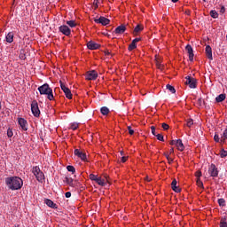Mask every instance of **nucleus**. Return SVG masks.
I'll list each match as a JSON object with an SVG mask.
<instances>
[{
    "label": "nucleus",
    "mask_w": 227,
    "mask_h": 227,
    "mask_svg": "<svg viewBox=\"0 0 227 227\" xmlns=\"http://www.w3.org/2000/svg\"><path fill=\"white\" fill-rule=\"evenodd\" d=\"M5 184L11 191H19L20 189H22L24 181L19 176H10L5 178Z\"/></svg>",
    "instance_id": "1"
},
{
    "label": "nucleus",
    "mask_w": 227,
    "mask_h": 227,
    "mask_svg": "<svg viewBox=\"0 0 227 227\" xmlns=\"http://www.w3.org/2000/svg\"><path fill=\"white\" fill-rule=\"evenodd\" d=\"M38 91L40 95H46L48 100H54V94L52 93V90L49 83H44L38 87Z\"/></svg>",
    "instance_id": "2"
},
{
    "label": "nucleus",
    "mask_w": 227,
    "mask_h": 227,
    "mask_svg": "<svg viewBox=\"0 0 227 227\" xmlns=\"http://www.w3.org/2000/svg\"><path fill=\"white\" fill-rule=\"evenodd\" d=\"M32 173L35 176L37 182H39L40 184H43L45 182V175L40 169V167L38 166L33 167Z\"/></svg>",
    "instance_id": "3"
},
{
    "label": "nucleus",
    "mask_w": 227,
    "mask_h": 227,
    "mask_svg": "<svg viewBox=\"0 0 227 227\" xmlns=\"http://www.w3.org/2000/svg\"><path fill=\"white\" fill-rule=\"evenodd\" d=\"M31 111H32L33 115L35 118L40 117V108L38 107V102H36V100L32 101V103H31Z\"/></svg>",
    "instance_id": "4"
},
{
    "label": "nucleus",
    "mask_w": 227,
    "mask_h": 227,
    "mask_svg": "<svg viewBox=\"0 0 227 227\" xmlns=\"http://www.w3.org/2000/svg\"><path fill=\"white\" fill-rule=\"evenodd\" d=\"M98 77V73H97V71H95V70L88 71L85 74V79L87 81H97Z\"/></svg>",
    "instance_id": "5"
},
{
    "label": "nucleus",
    "mask_w": 227,
    "mask_h": 227,
    "mask_svg": "<svg viewBox=\"0 0 227 227\" xmlns=\"http://www.w3.org/2000/svg\"><path fill=\"white\" fill-rule=\"evenodd\" d=\"M186 82H184L189 86V88L194 89L196 88L198 82L196 81V78H192L191 76H186L185 77Z\"/></svg>",
    "instance_id": "6"
},
{
    "label": "nucleus",
    "mask_w": 227,
    "mask_h": 227,
    "mask_svg": "<svg viewBox=\"0 0 227 227\" xmlns=\"http://www.w3.org/2000/svg\"><path fill=\"white\" fill-rule=\"evenodd\" d=\"M60 88L62 91H64L67 98H68L69 100L72 99V91L70 90V89H68V87H67V85L61 82H60Z\"/></svg>",
    "instance_id": "7"
},
{
    "label": "nucleus",
    "mask_w": 227,
    "mask_h": 227,
    "mask_svg": "<svg viewBox=\"0 0 227 227\" xmlns=\"http://www.w3.org/2000/svg\"><path fill=\"white\" fill-rule=\"evenodd\" d=\"M208 173L210 176L217 177L219 176V170H217V167L215 164L212 163L208 168Z\"/></svg>",
    "instance_id": "8"
},
{
    "label": "nucleus",
    "mask_w": 227,
    "mask_h": 227,
    "mask_svg": "<svg viewBox=\"0 0 227 227\" xmlns=\"http://www.w3.org/2000/svg\"><path fill=\"white\" fill-rule=\"evenodd\" d=\"M59 31L62 33V35H65L66 36H70L72 30H70V27L67 25H62L59 27Z\"/></svg>",
    "instance_id": "9"
},
{
    "label": "nucleus",
    "mask_w": 227,
    "mask_h": 227,
    "mask_svg": "<svg viewBox=\"0 0 227 227\" xmlns=\"http://www.w3.org/2000/svg\"><path fill=\"white\" fill-rule=\"evenodd\" d=\"M94 22H96V24H101L102 26H107L111 20L106 17L101 16L99 19H95Z\"/></svg>",
    "instance_id": "10"
},
{
    "label": "nucleus",
    "mask_w": 227,
    "mask_h": 227,
    "mask_svg": "<svg viewBox=\"0 0 227 227\" xmlns=\"http://www.w3.org/2000/svg\"><path fill=\"white\" fill-rule=\"evenodd\" d=\"M74 155L76 157H78L79 159H81V160H83L84 162H86V160H88V158L86 157V154L84 152L79 150V149H75L74 152Z\"/></svg>",
    "instance_id": "11"
},
{
    "label": "nucleus",
    "mask_w": 227,
    "mask_h": 227,
    "mask_svg": "<svg viewBox=\"0 0 227 227\" xmlns=\"http://www.w3.org/2000/svg\"><path fill=\"white\" fill-rule=\"evenodd\" d=\"M185 51L189 54L190 61H194V51L192 50V46H191L190 44H187L185 47Z\"/></svg>",
    "instance_id": "12"
},
{
    "label": "nucleus",
    "mask_w": 227,
    "mask_h": 227,
    "mask_svg": "<svg viewBox=\"0 0 227 227\" xmlns=\"http://www.w3.org/2000/svg\"><path fill=\"white\" fill-rule=\"evenodd\" d=\"M87 47L90 51H97V49H100V44H98L93 41H90L89 43H87Z\"/></svg>",
    "instance_id": "13"
},
{
    "label": "nucleus",
    "mask_w": 227,
    "mask_h": 227,
    "mask_svg": "<svg viewBox=\"0 0 227 227\" xmlns=\"http://www.w3.org/2000/svg\"><path fill=\"white\" fill-rule=\"evenodd\" d=\"M18 123L20 125V127L23 129V130H27V121H26V119L24 118H19L18 119Z\"/></svg>",
    "instance_id": "14"
},
{
    "label": "nucleus",
    "mask_w": 227,
    "mask_h": 227,
    "mask_svg": "<svg viewBox=\"0 0 227 227\" xmlns=\"http://www.w3.org/2000/svg\"><path fill=\"white\" fill-rule=\"evenodd\" d=\"M125 31H127V27L121 25L115 28L114 33L115 35H123Z\"/></svg>",
    "instance_id": "15"
},
{
    "label": "nucleus",
    "mask_w": 227,
    "mask_h": 227,
    "mask_svg": "<svg viewBox=\"0 0 227 227\" xmlns=\"http://www.w3.org/2000/svg\"><path fill=\"white\" fill-rule=\"evenodd\" d=\"M137 42H141V38H135L132 42H131V43L129 45V51H134V49H137Z\"/></svg>",
    "instance_id": "16"
},
{
    "label": "nucleus",
    "mask_w": 227,
    "mask_h": 227,
    "mask_svg": "<svg viewBox=\"0 0 227 227\" xmlns=\"http://www.w3.org/2000/svg\"><path fill=\"white\" fill-rule=\"evenodd\" d=\"M205 51L207 59H210V61H212V59H214V57H212V47H210V45H207Z\"/></svg>",
    "instance_id": "17"
},
{
    "label": "nucleus",
    "mask_w": 227,
    "mask_h": 227,
    "mask_svg": "<svg viewBox=\"0 0 227 227\" xmlns=\"http://www.w3.org/2000/svg\"><path fill=\"white\" fill-rule=\"evenodd\" d=\"M176 184H178L176 182V179H173L172 183H171V187H172V190L175 192H181V189L180 187L176 186Z\"/></svg>",
    "instance_id": "18"
},
{
    "label": "nucleus",
    "mask_w": 227,
    "mask_h": 227,
    "mask_svg": "<svg viewBox=\"0 0 227 227\" xmlns=\"http://www.w3.org/2000/svg\"><path fill=\"white\" fill-rule=\"evenodd\" d=\"M176 146L177 147V150L180 152H184L185 150V146L184 145V143H182V139H177Z\"/></svg>",
    "instance_id": "19"
},
{
    "label": "nucleus",
    "mask_w": 227,
    "mask_h": 227,
    "mask_svg": "<svg viewBox=\"0 0 227 227\" xmlns=\"http://www.w3.org/2000/svg\"><path fill=\"white\" fill-rule=\"evenodd\" d=\"M44 203L51 208H57L56 204L51 200L46 199L44 200Z\"/></svg>",
    "instance_id": "20"
},
{
    "label": "nucleus",
    "mask_w": 227,
    "mask_h": 227,
    "mask_svg": "<svg viewBox=\"0 0 227 227\" xmlns=\"http://www.w3.org/2000/svg\"><path fill=\"white\" fill-rule=\"evenodd\" d=\"M5 40L7 43H13V34L12 32H9L7 35L5 36Z\"/></svg>",
    "instance_id": "21"
},
{
    "label": "nucleus",
    "mask_w": 227,
    "mask_h": 227,
    "mask_svg": "<svg viewBox=\"0 0 227 227\" xmlns=\"http://www.w3.org/2000/svg\"><path fill=\"white\" fill-rule=\"evenodd\" d=\"M220 227H227V216H222L220 218Z\"/></svg>",
    "instance_id": "22"
},
{
    "label": "nucleus",
    "mask_w": 227,
    "mask_h": 227,
    "mask_svg": "<svg viewBox=\"0 0 227 227\" xmlns=\"http://www.w3.org/2000/svg\"><path fill=\"white\" fill-rule=\"evenodd\" d=\"M100 113L103 116H107V114H109V108L107 106H102L100 108Z\"/></svg>",
    "instance_id": "23"
},
{
    "label": "nucleus",
    "mask_w": 227,
    "mask_h": 227,
    "mask_svg": "<svg viewBox=\"0 0 227 227\" xmlns=\"http://www.w3.org/2000/svg\"><path fill=\"white\" fill-rule=\"evenodd\" d=\"M227 140V129H225L221 136V145H224Z\"/></svg>",
    "instance_id": "24"
},
{
    "label": "nucleus",
    "mask_w": 227,
    "mask_h": 227,
    "mask_svg": "<svg viewBox=\"0 0 227 227\" xmlns=\"http://www.w3.org/2000/svg\"><path fill=\"white\" fill-rule=\"evenodd\" d=\"M145 27L141 25H137L136 27L134 28V35H137V33H141Z\"/></svg>",
    "instance_id": "25"
},
{
    "label": "nucleus",
    "mask_w": 227,
    "mask_h": 227,
    "mask_svg": "<svg viewBox=\"0 0 227 227\" xmlns=\"http://www.w3.org/2000/svg\"><path fill=\"white\" fill-rule=\"evenodd\" d=\"M226 99V94H220L215 98L216 102H223Z\"/></svg>",
    "instance_id": "26"
},
{
    "label": "nucleus",
    "mask_w": 227,
    "mask_h": 227,
    "mask_svg": "<svg viewBox=\"0 0 227 227\" xmlns=\"http://www.w3.org/2000/svg\"><path fill=\"white\" fill-rule=\"evenodd\" d=\"M65 182L67 185H70V187H72V185H75L74 184V179L72 177H66Z\"/></svg>",
    "instance_id": "27"
},
{
    "label": "nucleus",
    "mask_w": 227,
    "mask_h": 227,
    "mask_svg": "<svg viewBox=\"0 0 227 227\" xmlns=\"http://www.w3.org/2000/svg\"><path fill=\"white\" fill-rule=\"evenodd\" d=\"M96 182L98 185H101V187H104V185H106V182L104 181V179H102V177H98L96 179Z\"/></svg>",
    "instance_id": "28"
},
{
    "label": "nucleus",
    "mask_w": 227,
    "mask_h": 227,
    "mask_svg": "<svg viewBox=\"0 0 227 227\" xmlns=\"http://www.w3.org/2000/svg\"><path fill=\"white\" fill-rule=\"evenodd\" d=\"M167 90H168V91H170V93H176V90L175 89V87H173L170 84H167Z\"/></svg>",
    "instance_id": "29"
},
{
    "label": "nucleus",
    "mask_w": 227,
    "mask_h": 227,
    "mask_svg": "<svg viewBox=\"0 0 227 227\" xmlns=\"http://www.w3.org/2000/svg\"><path fill=\"white\" fill-rule=\"evenodd\" d=\"M67 26H69V27H75V26H77V23H75V20H68L67 21Z\"/></svg>",
    "instance_id": "30"
},
{
    "label": "nucleus",
    "mask_w": 227,
    "mask_h": 227,
    "mask_svg": "<svg viewBox=\"0 0 227 227\" xmlns=\"http://www.w3.org/2000/svg\"><path fill=\"white\" fill-rule=\"evenodd\" d=\"M67 171H69V172L72 173L73 175H74V173H75V168H74V166H72V165H68V166L67 167Z\"/></svg>",
    "instance_id": "31"
},
{
    "label": "nucleus",
    "mask_w": 227,
    "mask_h": 227,
    "mask_svg": "<svg viewBox=\"0 0 227 227\" xmlns=\"http://www.w3.org/2000/svg\"><path fill=\"white\" fill-rule=\"evenodd\" d=\"M210 16L212 19H217V17H219V13H217L215 11H210Z\"/></svg>",
    "instance_id": "32"
},
{
    "label": "nucleus",
    "mask_w": 227,
    "mask_h": 227,
    "mask_svg": "<svg viewBox=\"0 0 227 227\" xmlns=\"http://www.w3.org/2000/svg\"><path fill=\"white\" fill-rule=\"evenodd\" d=\"M192 125H194V121H192V119H189L186 121V127H188V129H191V127H192Z\"/></svg>",
    "instance_id": "33"
},
{
    "label": "nucleus",
    "mask_w": 227,
    "mask_h": 227,
    "mask_svg": "<svg viewBox=\"0 0 227 227\" xmlns=\"http://www.w3.org/2000/svg\"><path fill=\"white\" fill-rule=\"evenodd\" d=\"M218 204L220 207H224L226 205V200H224V199H219Z\"/></svg>",
    "instance_id": "34"
},
{
    "label": "nucleus",
    "mask_w": 227,
    "mask_h": 227,
    "mask_svg": "<svg viewBox=\"0 0 227 227\" xmlns=\"http://www.w3.org/2000/svg\"><path fill=\"white\" fill-rule=\"evenodd\" d=\"M7 137H13V130L10 128L7 129Z\"/></svg>",
    "instance_id": "35"
},
{
    "label": "nucleus",
    "mask_w": 227,
    "mask_h": 227,
    "mask_svg": "<svg viewBox=\"0 0 227 227\" xmlns=\"http://www.w3.org/2000/svg\"><path fill=\"white\" fill-rule=\"evenodd\" d=\"M214 140L215 141V143H220V145H221V137H219V135L217 133L215 135Z\"/></svg>",
    "instance_id": "36"
},
{
    "label": "nucleus",
    "mask_w": 227,
    "mask_h": 227,
    "mask_svg": "<svg viewBox=\"0 0 227 227\" xmlns=\"http://www.w3.org/2000/svg\"><path fill=\"white\" fill-rule=\"evenodd\" d=\"M89 178H90V180H92V181L96 182L97 179L98 178V176H95V174H90L89 176Z\"/></svg>",
    "instance_id": "37"
},
{
    "label": "nucleus",
    "mask_w": 227,
    "mask_h": 227,
    "mask_svg": "<svg viewBox=\"0 0 227 227\" xmlns=\"http://www.w3.org/2000/svg\"><path fill=\"white\" fill-rule=\"evenodd\" d=\"M78 128H79V124H77V123H73V124H71V126H70V129H71L72 130H77Z\"/></svg>",
    "instance_id": "38"
},
{
    "label": "nucleus",
    "mask_w": 227,
    "mask_h": 227,
    "mask_svg": "<svg viewBox=\"0 0 227 227\" xmlns=\"http://www.w3.org/2000/svg\"><path fill=\"white\" fill-rule=\"evenodd\" d=\"M220 157H221L222 159H224V157H227V152L224 151V149H223V150L221 151V153H220Z\"/></svg>",
    "instance_id": "39"
},
{
    "label": "nucleus",
    "mask_w": 227,
    "mask_h": 227,
    "mask_svg": "<svg viewBox=\"0 0 227 227\" xmlns=\"http://www.w3.org/2000/svg\"><path fill=\"white\" fill-rule=\"evenodd\" d=\"M165 157L168 160V164H171L173 162V158L169 157L168 153H165Z\"/></svg>",
    "instance_id": "40"
},
{
    "label": "nucleus",
    "mask_w": 227,
    "mask_h": 227,
    "mask_svg": "<svg viewBox=\"0 0 227 227\" xmlns=\"http://www.w3.org/2000/svg\"><path fill=\"white\" fill-rule=\"evenodd\" d=\"M158 141H164V136L162 134H156Z\"/></svg>",
    "instance_id": "41"
},
{
    "label": "nucleus",
    "mask_w": 227,
    "mask_h": 227,
    "mask_svg": "<svg viewBox=\"0 0 227 227\" xmlns=\"http://www.w3.org/2000/svg\"><path fill=\"white\" fill-rule=\"evenodd\" d=\"M73 184L74 185H72L71 187H81V183H79L77 180L73 181Z\"/></svg>",
    "instance_id": "42"
},
{
    "label": "nucleus",
    "mask_w": 227,
    "mask_h": 227,
    "mask_svg": "<svg viewBox=\"0 0 227 227\" xmlns=\"http://www.w3.org/2000/svg\"><path fill=\"white\" fill-rule=\"evenodd\" d=\"M161 127H162L163 130H168L169 129V125H168V123H166V122H163L161 124Z\"/></svg>",
    "instance_id": "43"
},
{
    "label": "nucleus",
    "mask_w": 227,
    "mask_h": 227,
    "mask_svg": "<svg viewBox=\"0 0 227 227\" xmlns=\"http://www.w3.org/2000/svg\"><path fill=\"white\" fill-rule=\"evenodd\" d=\"M197 185L198 187H203V182L200 178H197Z\"/></svg>",
    "instance_id": "44"
},
{
    "label": "nucleus",
    "mask_w": 227,
    "mask_h": 227,
    "mask_svg": "<svg viewBox=\"0 0 227 227\" xmlns=\"http://www.w3.org/2000/svg\"><path fill=\"white\" fill-rule=\"evenodd\" d=\"M128 130H129V134L130 136H133V134H134V129H132V127L129 126V127H128Z\"/></svg>",
    "instance_id": "45"
},
{
    "label": "nucleus",
    "mask_w": 227,
    "mask_h": 227,
    "mask_svg": "<svg viewBox=\"0 0 227 227\" xmlns=\"http://www.w3.org/2000/svg\"><path fill=\"white\" fill-rule=\"evenodd\" d=\"M93 5H94L95 10H97V8H98V0H94Z\"/></svg>",
    "instance_id": "46"
},
{
    "label": "nucleus",
    "mask_w": 227,
    "mask_h": 227,
    "mask_svg": "<svg viewBox=\"0 0 227 227\" xmlns=\"http://www.w3.org/2000/svg\"><path fill=\"white\" fill-rule=\"evenodd\" d=\"M195 176H196V178H201V171H197L195 173Z\"/></svg>",
    "instance_id": "47"
},
{
    "label": "nucleus",
    "mask_w": 227,
    "mask_h": 227,
    "mask_svg": "<svg viewBox=\"0 0 227 227\" xmlns=\"http://www.w3.org/2000/svg\"><path fill=\"white\" fill-rule=\"evenodd\" d=\"M151 129H152V134H153V136H156L157 133L155 132V127H154V126H152V127H151Z\"/></svg>",
    "instance_id": "48"
},
{
    "label": "nucleus",
    "mask_w": 227,
    "mask_h": 227,
    "mask_svg": "<svg viewBox=\"0 0 227 227\" xmlns=\"http://www.w3.org/2000/svg\"><path fill=\"white\" fill-rule=\"evenodd\" d=\"M65 196H66V198H71V197H72V192H67L65 193Z\"/></svg>",
    "instance_id": "49"
},
{
    "label": "nucleus",
    "mask_w": 227,
    "mask_h": 227,
    "mask_svg": "<svg viewBox=\"0 0 227 227\" xmlns=\"http://www.w3.org/2000/svg\"><path fill=\"white\" fill-rule=\"evenodd\" d=\"M127 159H129V157H127V156H122V157H121V162H127Z\"/></svg>",
    "instance_id": "50"
},
{
    "label": "nucleus",
    "mask_w": 227,
    "mask_h": 227,
    "mask_svg": "<svg viewBox=\"0 0 227 227\" xmlns=\"http://www.w3.org/2000/svg\"><path fill=\"white\" fill-rule=\"evenodd\" d=\"M224 12H226V9L224 8V6H222L220 9V12L224 13Z\"/></svg>",
    "instance_id": "51"
},
{
    "label": "nucleus",
    "mask_w": 227,
    "mask_h": 227,
    "mask_svg": "<svg viewBox=\"0 0 227 227\" xmlns=\"http://www.w3.org/2000/svg\"><path fill=\"white\" fill-rule=\"evenodd\" d=\"M171 153H175V149L173 147H171L169 150V154L171 155Z\"/></svg>",
    "instance_id": "52"
},
{
    "label": "nucleus",
    "mask_w": 227,
    "mask_h": 227,
    "mask_svg": "<svg viewBox=\"0 0 227 227\" xmlns=\"http://www.w3.org/2000/svg\"><path fill=\"white\" fill-rule=\"evenodd\" d=\"M170 145L173 146L174 145H176V140H172L171 142H170Z\"/></svg>",
    "instance_id": "53"
},
{
    "label": "nucleus",
    "mask_w": 227,
    "mask_h": 227,
    "mask_svg": "<svg viewBox=\"0 0 227 227\" xmlns=\"http://www.w3.org/2000/svg\"><path fill=\"white\" fill-rule=\"evenodd\" d=\"M201 102H203V99L199 98V103L201 104Z\"/></svg>",
    "instance_id": "54"
},
{
    "label": "nucleus",
    "mask_w": 227,
    "mask_h": 227,
    "mask_svg": "<svg viewBox=\"0 0 227 227\" xmlns=\"http://www.w3.org/2000/svg\"><path fill=\"white\" fill-rule=\"evenodd\" d=\"M172 3H178V0H171Z\"/></svg>",
    "instance_id": "55"
},
{
    "label": "nucleus",
    "mask_w": 227,
    "mask_h": 227,
    "mask_svg": "<svg viewBox=\"0 0 227 227\" xmlns=\"http://www.w3.org/2000/svg\"><path fill=\"white\" fill-rule=\"evenodd\" d=\"M121 155H123V151H121Z\"/></svg>",
    "instance_id": "56"
},
{
    "label": "nucleus",
    "mask_w": 227,
    "mask_h": 227,
    "mask_svg": "<svg viewBox=\"0 0 227 227\" xmlns=\"http://www.w3.org/2000/svg\"><path fill=\"white\" fill-rule=\"evenodd\" d=\"M204 1V3H207V0H203Z\"/></svg>",
    "instance_id": "57"
},
{
    "label": "nucleus",
    "mask_w": 227,
    "mask_h": 227,
    "mask_svg": "<svg viewBox=\"0 0 227 227\" xmlns=\"http://www.w3.org/2000/svg\"><path fill=\"white\" fill-rule=\"evenodd\" d=\"M2 106H1V102H0V109H1Z\"/></svg>",
    "instance_id": "58"
},
{
    "label": "nucleus",
    "mask_w": 227,
    "mask_h": 227,
    "mask_svg": "<svg viewBox=\"0 0 227 227\" xmlns=\"http://www.w3.org/2000/svg\"><path fill=\"white\" fill-rule=\"evenodd\" d=\"M187 15H189V12H186Z\"/></svg>",
    "instance_id": "59"
}]
</instances>
